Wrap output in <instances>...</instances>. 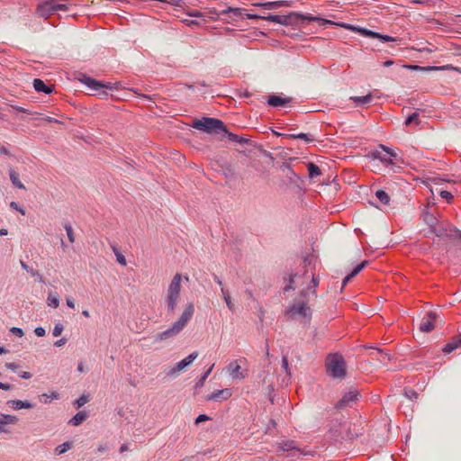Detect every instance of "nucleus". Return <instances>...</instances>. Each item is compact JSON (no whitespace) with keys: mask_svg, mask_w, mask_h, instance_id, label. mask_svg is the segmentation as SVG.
<instances>
[{"mask_svg":"<svg viewBox=\"0 0 461 461\" xmlns=\"http://www.w3.org/2000/svg\"><path fill=\"white\" fill-rule=\"evenodd\" d=\"M194 312V306L192 303L186 304L178 321L174 322L170 328L156 335V341L170 339L178 335L187 323L191 321Z\"/></svg>","mask_w":461,"mask_h":461,"instance_id":"f257e3e1","label":"nucleus"},{"mask_svg":"<svg viewBox=\"0 0 461 461\" xmlns=\"http://www.w3.org/2000/svg\"><path fill=\"white\" fill-rule=\"evenodd\" d=\"M183 279L186 282L189 281L188 276H183L181 274L176 273L167 286L165 298L168 312L172 313L176 309L180 298L181 284Z\"/></svg>","mask_w":461,"mask_h":461,"instance_id":"f03ea898","label":"nucleus"},{"mask_svg":"<svg viewBox=\"0 0 461 461\" xmlns=\"http://www.w3.org/2000/svg\"><path fill=\"white\" fill-rule=\"evenodd\" d=\"M194 129L212 133L217 131H224L227 132L226 127L224 123L215 118L203 117L202 119H194L191 124Z\"/></svg>","mask_w":461,"mask_h":461,"instance_id":"7ed1b4c3","label":"nucleus"},{"mask_svg":"<svg viewBox=\"0 0 461 461\" xmlns=\"http://www.w3.org/2000/svg\"><path fill=\"white\" fill-rule=\"evenodd\" d=\"M327 371L334 378L342 379L346 376V362L339 354L330 355L327 360Z\"/></svg>","mask_w":461,"mask_h":461,"instance_id":"20e7f679","label":"nucleus"},{"mask_svg":"<svg viewBox=\"0 0 461 461\" xmlns=\"http://www.w3.org/2000/svg\"><path fill=\"white\" fill-rule=\"evenodd\" d=\"M429 233L435 234L441 239L461 240V231L447 221H439L429 230Z\"/></svg>","mask_w":461,"mask_h":461,"instance_id":"39448f33","label":"nucleus"},{"mask_svg":"<svg viewBox=\"0 0 461 461\" xmlns=\"http://www.w3.org/2000/svg\"><path fill=\"white\" fill-rule=\"evenodd\" d=\"M286 314L293 319L309 320L312 315L311 308L304 301L294 302L287 310Z\"/></svg>","mask_w":461,"mask_h":461,"instance_id":"423d86ee","label":"nucleus"},{"mask_svg":"<svg viewBox=\"0 0 461 461\" xmlns=\"http://www.w3.org/2000/svg\"><path fill=\"white\" fill-rule=\"evenodd\" d=\"M79 81L86 85L91 90L97 92V94L101 96H106V89H115L114 86L112 83L104 84L101 81H97L88 76L82 75L79 77Z\"/></svg>","mask_w":461,"mask_h":461,"instance_id":"0eeeda50","label":"nucleus"},{"mask_svg":"<svg viewBox=\"0 0 461 461\" xmlns=\"http://www.w3.org/2000/svg\"><path fill=\"white\" fill-rule=\"evenodd\" d=\"M198 357V352L194 351L188 355L185 358L176 364L175 366L167 370V375L171 378L176 377L180 372L189 366Z\"/></svg>","mask_w":461,"mask_h":461,"instance_id":"6e6552de","label":"nucleus"},{"mask_svg":"<svg viewBox=\"0 0 461 461\" xmlns=\"http://www.w3.org/2000/svg\"><path fill=\"white\" fill-rule=\"evenodd\" d=\"M347 28L350 29L352 32H358L365 37L376 38V39L381 40L382 41L387 42V41H396L395 38H393L388 35L380 34L378 32H373L368 29H365V28H361V27H357V26H354V25L347 26Z\"/></svg>","mask_w":461,"mask_h":461,"instance_id":"1a4fd4ad","label":"nucleus"},{"mask_svg":"<svg viewBox=\"0 0 461 461\" xmlns=\"http://www.w3.org/2000/svg\"><path fill=\"white\" fill-rule=\"evenodd\" d=\"M375 158L379 159L384 164H392L393 160L397 158V154L389 148L381 145L380 149L373 153Z\"/></svg>","mask_w":461,"mask_h":461,"instance_id":"9d476101","label":"nucleus"},{"mask_svg":"<svg viewBox=\"0 0 461 461\" xmlns=\"http://www.w3.org/2000/svg\"><path fill=\"white\" fill-rule=\"evenodd\" d=\"M227 371L234 380H241L244 379L247 375V371L241 368L239 360L231 361L227 366Z\"/></svg>","mask_w":461,"mask_h":461,"instance_id":"9b49d317","label":"nucleus"},{"mask_svg":"<svg viewBox=\"0 0 461 461\" xmlns=\"http://www.w3.org/2000/svg\"><path fill=\"white\" fill-rule=\"evenodd\" d=\"M246 10L243 8H228L221 11V14L226 16L224 19L228 23H234L239 20L244 19V12Z\"/></svg>","mask_w":461,"mask_h":461,"instance_id":"f8f14e48","label":"nucleus"},{"mask_svg":"<svg viewBox=\"0 0 461 461\" xmlns=\"http://www.w3.org/2000/svg\"><path fill=\"white\" fill-rule=\"evenodd\" d=\"M294 15H297V13H291L288 15H274V14H269L267 16H265L264 20H267V21H269V22H273V23H279V24H282V25H289V24L292 23V18L294 17Z\"/></svg>","mask_w":461,"mask_h":461,"instance_id":"ddd939ff","label":"nucleus"},{"mask_svg":"<svg viewBox=\"0 0 461 461\" xmlns=\"http://www.w3.org/2000/svg\"><path fill=\"white\" fill-rule=\"evenodd\" d=\"M254 6L262 7L265 9H274L283 6H291V2L285 0L273 1V2H257L253 4Z\"/></svg>","mask_w":461,"mask_h":461,"instance_id":"4468645a","label":"nucleus"},{"mask_svg":"<svg viewBox=\"0 0 461 461\" xmlns=\"http://www.w3.org/2000/svg\"><path fill=\"white\" fill-rule=\"evenodd\" d=\"M436 319V313L433 312H429L427 313L426 318H424L420 325V330L423 332H429L434 329V321Z\"/></svg>","mask_w":461,"mask_h":461,"instance_id":"2eb2a0df","label":"nucleus"},{"mask_svg":"<svg viewBox=\"0 0 461 461\" xmlns=\"http://www.w3.org/2000/svg\"><path fill=\"white\" fill-rule=\"evenodd\" d=\"M369 356L372 360H376L381 365H384L387 361L390 360V355L379 348H374L370 352Z\"/></svg>","mask_w":461,"mask_h":461,"instance_id":"dca6fc26","label":"nucleus"},{"mask_svg":"<svg viewBox=\"0 0 461 461\" xmlns=\"http://www.w3.org/2000/svg\"><path fill=\"white\" fill-rule=\"evenodd\" d=\"M232 395L230 389H222L213 392L212 394L206 397L207 401H218L219 399L227 400Z\"/></svg>","mask_w":461,"mask_h":461,"instance_id":"f3484780","label":"nucleus"},{"mask_svg":"<svg viewBox=\"0 0 461 461\" xmlns=\"http://www.w3.org/2000/svg\"><path fill=\"white\" fill-rule=\"evenodd\" d=\"M358 393L357 391H350L344 394L342 399L338 402V407H345L350 405L351 402L357 400Z\"/></svg>","mask_w":461,"mask_h":461,"instance_id":"a211bd4d","label":"nucleus"},{"mask_svg":"<svg viewBox=\"0 0 461 461\" xmlns=\"http://www.w3.org/2000/svg\"><path fill=\"white\" fill-rule=\"evenodd\" d=\"M33 87L37 92H43L45 94H50L54 91L52 86H46L45 83L39 78L33 80Z\"/></svg>","mask_w":461,"mask_h":461,"instance_id":"6ab92c4d","label":"nucleus"},{"mask_svg":"<svg viewBox=\"0 0 461 461\" xmlns=\"http://www.w3.org/2000/svg\"><path fill=\"white\" fill-rule=\"evenodd\" d=\"M368 264L366 260L363 261L359 265H357L350 274H348L345 278L343 279L342 285L346 286L348 282L352 280L353 277H355L358 273L364 269V267Z\"/></svg>","mask_w":461,"mask_h":461,"instance_id":"aec40b11","label":"nucleus"},{"mask_svg":"<svg viewBox=\"0 0 461 461\" xmlns=\"http://www.w3.org/2000/svg\"><path fill=\"white\" fill-rule=\"evenodd\" d=\"M13 409H32L33 405L28 401L12 400L7 402Z\"/></svg>","mask_w":461,"mask_h":461,"instance_id":"412c9836","label":"nucleus"},{"mask_svg":"<svg viewBox=\"0 0 461 461\" xmlns=\"http://www.w3.org/2000/svg\"><path fill=\"white\" fill-rule=\"evenodd\" d=\"M291 98H282L276 95H271L268 98V104L274 107L283 106L290 103Z\"/></svg>","mask_w":461,"mask_h":461,"instance_id":"4be33fe9","label":"nucleus"},{"mask_svg":"<svg viewBox=\"0 0 461 461\" xmlns=\"http://www.w3.org/2000/svg\"><path fill=\"white\" fill-rule=\"evenodd\" d=\"M9 176H10V180H11L12 184L15 187H17L19 189H23V190L25 189L24 185L21 182V180L19 178V173L12 167L9 168Z\"/></svg>","mask_w":461,"mask_h":461,"instance_id":"5701e85b","label":"nucleus"},{"mask_svg":"<svg viewBox=\"0 0 461 461\" xmlns=\"http://www.w3.org/2000/svg\"><path fill=\"white\" fill-rule=\"evenodd\" d=\"M461 346V334L452 339L451 342L447 343L444 348L443 351L447 354L451 353L453 350L458 348Z\"/></svg>","mask_w":461,"mask_h":461,"instance_id":"b1692460","label":"nucleus"},{"mask_svg":"<svg viewBox=\"0 0 461 461\" xmlns=\"http://www.w3.org/2000/svg\"><path fill=\"white\" fill-rule=\"evenodd\" d=\"M47 305L50 306V307H53V308H58L59 307V296L58 293L53 292V291H50L48 293Z\"/></svg>","mask_w":461,"mask_h":461,"instance_id":"393cba45","label":"nucleus"},{"mask_svg":"<svg viewBox=\"0 0 461 461\" xmlns=\"http://www.w3.org/2000/svg\"><path fill=\"white\" fill-rule=\"evenodd\" d=\"M86 418H87V414L86 411H79L74 417H72L70 419L68 423L73 426H79L86 420Z\"/></svg>","mask_w":461,"mask_h":461,"instance_id":"a878e982","label":"nucleus"},{"mask_svg":"<svg viewBox=\"0 0 461 461\" xmlns=\"http://www.w3.org/2000/svg\"><path fill=\"white\" fill-rule=\"evenodd\" d=\"M423 221L429 226V230L439 222V221L433 214L428 212L423 214Z\"/></svg>","mask_w":461,"mask_h":461,"instance_id":"bb28decb","label":"nucleus"},{"mask_svg":"<svg viewBox=\"0 0 461 461\" xmlns=\"http://www.w3.org/2000/svg\"><path fill=\"white\" fill-rule=\"evenodd\" d=\"M373 99V96L371 94H368L364 96H351L350 100H353L357 105L360 104H369Z\"/></svg>","mask_w":461,"mask_h":461,"instance_id":"cd10ccee","label":"nucleus"},{"mask_svg":"<svg viewBox=\"0 0 461 461\" xmlns=\"http://www.w3.org/2000/svg\"><path fill=\"white\" fill-rule=\"evenodd\" d=\"M59 394L57 392H50V393H42L40 396V401L45 404L49 403L51 400L59 399Z\"/></svg>","mask_w":461,"mask_h":461,"instance_id":"c85d7f7f","label":"nucleus"},{"mask_svg":"<svg viewBox=\"0 0 461 461\" xmlns=\"http://www.w3.org/2000/svg\"><path fill=\"white\" fill-rule=\"evenodd\" d=\"M221 295L226 303V305L227 307L230 310V311H234L235 309V306H234V303H232L231 301V297H230V292L228 290H226L224 287H221Z\"/></svg>","mask_w":461,"mask_h":461,"instance_id":"c756f323","label":"nucleus"},{"mask_svg":"<svg viewBox=\"0 0 461 461\" xmlns=\"http://www.w3.org/2000/svg\"><path fill=\"white\" fill-rule=\"evenodd\" d=\"M0 420L4 425L15 424L18 421V418L14 415L0 414Z\"/></svg>","mask_w":461,"mask_h":461,"instance_id":"7c9ffc66","label":"nucleus"},{"mask_svg":"<svg viewBox=\"0 0 461 461\" xmlns=\"http://www.w3.org/2000/svg\"><path fill=\"white\" fill-rule=\"evenodd\" d=\"M375 196L383 204H385V205L389 204L390 196L384 190H381V189L377 190L375 192Z\"/></svg>","mask_w":461,"mask_h":461,"instance_id":"2f4dec72","label":"nucleus"},{"mask_svg":"<svg viewBox=\"0 0 461 461\" xmlns=\"http://www.w3.org/2000/svg\"><path fill=\"white\" fill-rule=\"evenodd\" d=\"M72 446H73L72 442H69V441H67L61 445H59L54 450L55 454L62 455V454L66 453L68 450H69L72 447Z\"/></svg>","mask_w":461,"mask_h":461,"instance_id":"473e14b6","label":"nucleus"},{"mask_svg":"<svg viewBox=\"0 0 461 461\" xmlns=\"http://www.w3.org/2000/svg\"><path fill=\"white\" fill-rule=\"evenodd\" d=\"M309 176L313 178L321 175V169L318 166L313 163L308 164Z\"/></svg>","mask_w":461,"mask_h":461,"instance_id":"72a5a7b5","label":"nucleus"},{"mask_svg":"<svg viewBox=\"0 0 461 461\" xmlns=\"http://www.w3.org/2000/svg\"><path fill=\"white\" fill-rule=\"evenodd\" d=\"M113 251L114 252L116 256L117 262L122 266H126V258L119 251L118 248L116 246H112Z\"/></svg>","mask_w":461,"mask_h":461,"instance_id":"f704fd0d","label":"nucleus"},{"mask_svg":"<svg viewBox=\"0 0 461 461\" xmlns=\"http://www.w3.org/2000/svg\"><path fill=\"white\" fill-rule=\"evenodd\" d=\"M20 264L21 267L28 273H30L32 276L38 277L40 280H41V276L37 270L31 268L25 262L22 260L20 261Z\"/></svg>","mask_w":461,"mask_h":461,"instance_id":"c9c22d12","label":"nucleus"},{"mask_svg":"<svg viewBox=\"0 0 461 461\" xmlns=\"http://www.w3.org/2000/svg\"><path fill=\"white\" fill-rule=\"evenodd\" d=\"M295 447H295L294 441L282 442V443H280V446H279V449H281L283 451H289V450L294 449Z\"/></svg>","mask_w":461,"mask_h":461,"instance_id":"e433bc0d","label":"nucleus"},{"mask_svg":"<svg viewBox=\"0 0 461 461\" xmlns=\"http://www.w3.org/2000/svg\"><path fill=\"white\" fill-rule=\"evenodd\" d=\"M214 367V364H212L204 373L203 375L201 376L200 380L198 381L197 383V386H203L205 380L207 379V377L209 376V375L212 373V369Z\"/></svg>","mask_w":461,"mask_h":461,"instance_id":"4c0bfd02","label":"nucleus"},{"mask_svg":"<svg viewBox=\"0 0 461 461\" xmlns=\"http://www.w3.org/2000/svg\"><path fill=\"white\" fill-rule=\"evenodd\" d=\"M88 402H89V397L87 395L83 394L74 402V405L77 408H80L83 405H85L86 403H87Z\"/></svg>","mask_w":461,"mask_h":461,"instance_id":"58836bf2","label":"nucleus"},{"mask_svg":"<svg viewBox=\"0 0 461 461\" xmlns=\"http://www.w3.org/2000/svg\"><path fill=\"white\" fill-rule=\"evenodd\" d=\"M64 228L66 230L68 240L71 243L75 242V235H74V231H73V229H72L71 225L68 224V223H66L64 225Z\"/></svg>","mask_w":461,"mask_h":461,"instance_id":"ea45409f","label":"nucleus"},{"mask_svg":"<svg viewBox=\"0 0 461 461\" xmlns=\"http://www.w3.org/2000/svg\"><path fill=\"white\" fill-rule=\"evenodd\" d=\"M412 122L419 123V113H414L407 117V119L404 122V124L406 126L411 125Z\"/></svg>","mask_w":461,"mask_h":461,"instance_id":"a19ab883","label":"nucleus"},{"mask_svg":"<svg viewBox=\"0 0 461 461\" xmlns=\"http://www.w3.org/2000/svg\"><path fill=\"white\" fill-rule=\"evenodd\" d=\"M228 134V138L232 140V141H235V142H239V143H245L247 142V140L242 138V137H240L238 136L237 134H234V133H231V132H226Z\"/></svg>","mask_w":461,"mask_h":461,"instance_id":"79ce46f5","label":"nucleus"},{"mask_svg":"<svg viewBox=\"0 0 461 461\" xmlns=\"http://www.w3.org/2000/svg\"><path fill=\"white\" fill-rule=\"evenodd\" d=\"M294 17H301L302 19L303 20H307V21H310V22H312V21H319L321 20V18H318V17H313L310 14H307V15H303V14H297V15H294ZM322 21V19H321ZM324 23H330V21L328 20H323Z\"/></svg>","mask_w":461,"mask_h":461,"instance_id":"37998d69","label":"nucleus"},{"mask_svg":"<svg viewBox=\"0 0 461 461\" xmlns=\"http://www.w3.org/2000/svg\"><path fill=\"white\" fill-rule=\"evenodd\" d=\"M283 170L284 171H287V176H289L291 181L295 182V178H297V176H296V174L293 170H291L289 166L284 165L283 166Z\"/></svg>","mask_w":461,"mask_h":461,"instance_id":"c03bdc74","label":"nucleus"},{"mask_svg":"<svg viewBox=\"0 0 461 461\" xmlns=\"http://www.w3.org/2000/svg\"><path fill=\"white\" fill-rule=\"evenodd\" d=\"M64 330V326L60 323L55 325L52 334L54 337H59Z\"/></svg>","mask_w":461,"mask_h":461,"instance_id":"a18cd8bd","label":"nucleus"},{"mask_svg":"<svg viewBox=\"0 0 461 461\" xmlns=\"http://www.w3.org/2000/svg\"><path fill=\"white\" fill-rule=\"evenodd\" d=\"M290 137L294 138V139H302V140H304L307 142H310V141L313 140V139L309 138V136L307 134H305V133H299L297 135L292 134V135H290Z\"/></svg>","mask_w":461,"mask_h":461,"instance_id":"49530a36","label":"nucleus"},{"mask_svg":"<svg viewBox=\"0 0 461 461\" xmlns=\"http://www.w3.org/2000/svg\"><path fill=\"white\" fill-rule=\"evenodd\" d=\"M439 194L443 199L447 200L448 203H450L453 199L452 194L448 191L442 190L439 192Z\"/></svg>","mask_w":461,"mask_h":461,"instance_id":"de8ad7c7","label":"nucleus"},{"mask_svg":"<svg viewBox=\"0 0 461 461\" xmlns=\"http://www.w3.org/2000/svg\"><path fill=\"white\" fill-rule=\"evenodd\" d=\"M406 68L408 69H411V70H424L426 69V68H422V67H420V66H417V65H406L404 66ZM427 69H438V68H427Z\"/></svg>","mask_w":461,"mask_h":461,"instance_id":"09e8293b","label":"nucleus"},{"mask_svg":"<svg viewBox=\"0 0 461 461\" xmlns=\"http://www.w3.org/2000/svg\"><path fill=\"white\" fill-rule=\"evenodd\" d=\"M11 332H12L14 335H15V336H17V337H20V338H21V337H23V336L24 335V333H23V330H22V329H20V328H16V327H13V328L11 329Z\"/></svg>","mask_w":461,"mask_h":461,"instance_id":"8fccbe9b","label":"nucleus"},{"mask_svg":"<svg viewBox=\"0 0 461 461\" xmlns=\"http://www.w3.org/2000/svg\"><path fill=\"white\" fill-rule=\"evenodd\" d=\"M245 17L248 18V19H250V20H254V19H264L265 16L258 15V14H248L245 11L244 12V18Z\"/></svg>","mask_w":461,"mask_h":461,"instance_id":"3c124183","label":"nucleus"},{"mask_svg":"<svg viewBox=\"0 0 461 461\" xmlns=\"http://www.w3.org/2000/svg\"><path fill=\"white\" fill-rule=\"evenodd\" d=\"M405 394L409 399H416L418 397L417 393L411 389L406 390Z\"/></svg>","mask_w":461,"mask_h":461,"instance_id":"603ef678","label":"nucleus"},{"mask_svg":"<svg viewBox=\"0 0 461 461\" xmlns=\"http://www.w3.org/2000/svg\"><path fill=\"white\" fill-rule=\"evenodd\" d=\"M210 420V417L205 415V414H200L196 420H195V423L196 424H199L201 422H203V421H206V420Z\"/></svg>","mask_w":461,"mask_h":461,"instance_id":"864d4df0","label":"nucleus"},{"mask_svg":"<svg viewBox=\"0 0 461 461\" xmlns=\"http://www.w3.org/2000/svg\"><path fill=\"white\" fill-rule=\"evenodd\" d=\"M282 368L285 371V373L289 374L288 360L285 356H284L282 358Z\"/></svg>","mask_w":461,"mask_h":461,"instance_id":"5fc2aeb1","label":"nucleus"},{"mask_svg":"<svg viewBox=\"0 0 461 461\" xmlns=\"http://www.w3.org/2000/svg\"><path fill=\"white\" fill-rule=\"evenodd\" d=\"M66 303L68 307L70 309H74L76 307L75 299L71 296L67 297Z\"/></svg>","mask_w":461,"mask_h":461,"instance_id":"6e6d98bb","label":"nucleus"},{"mask_svg":"<svg viewBox=\"0 0 461 461\" xmlns=\"http://www.w3.org/2000/svg\"><path fill=\"white\" fill-rule=\"evenodd\" d=\"M10 207H11V208H13V209H14V210L19 211L23 215H24V214H25V211H24L23 209L20 208V207H19V205H18V203H15V202H11V203H10Z\"/></svg>","mask_w":461,"mask_h":461,"instance_id":"4d7b16f0","label":"nucleus"},{"mask_svg":"<svg viewBox=\"0 0 461 461\" xmlns=\"http://www.w3.org/2000/svg\"><path fill=\"white\" fill-rule=\"evenodd\" d=\"M34 333L36 334V336L38 337H43L46 333L45 330L42 328V327H37L35 330H34Z\"/></svg>","mask_w":461,"mask_h":461,"instance_id":"13d9d810","label":"nucleus"},{"mask_svg":"<svg viewBox=\"0 0 461 461\" xmlns=\"http://www.w3.org/2000/svg\"><path fill=\"white\" fill-rule=\"evenodd\" d=\"M51 10L52 11L67 10V5H61V4L55 5L51 6Z\"/></svg>","mask_w":461,"mask_h":461,"instance_id":"bf43d9fd","label":"nucleus"},{"mask_svg":"<svg viewBox=\"0 0 461 461\" xmlns=\"http://www.w3.org/2000/svg\"><path fill=\"white\" fill-rule=\"evenodd\" d=\"M66 343H67V339L61 338L60 339L57 340L54 343V346L59 348V347H62L63 345H65Z\"/></svg>","mask_w":461,"mask_h":461,"instance_id":"052dcab7","label":"nucleus"},{"mask_svg":"<svg viewBox=\"0 0 461 461\" xmlns=\"http://www.w3.org/2000/svg\"><path fill=\"white\" fill-rule=\"evenodd\" d=\"M296 276H294L295 277ZM294 276H290L289 285L285 287V291L294 290V286L293 285Z\"/></svg>","mask_w":461,"mask_h":461,"instance_id":"680f3d73","label":"nucleus"},{"mask_svg":"<svg viewBox=\"0 0 461 461\" xmlns=\"http://www.w3.org/2000/svg\"><path fill=\"white\" fill-rule=\"evenodd\" d=\"M5 367L12 371H16L18 368V366L14 363H5Z\"/></svg>","mask_w":461,"mask_h":461,"instance_id":"e2e57ef3","label":"nucleus"},{"mask_svg":"<svg viewBox=\"0 0 461 461\" xmlns=\"http://www.w3.org/2000/svg\"><path fill=\"white\" fill-rule=\"evenodd\" d=\"M19 375L23 379H30L32 376V375L30 372H22L19 374Z\"/></svg>","mask_w":461,"mask_h":461,"instance_id":"0e129e2a","label":"nucleus"},{"mask_svg":"<svg viewBox=\"0 0 461 461\" xmlns=\"http://www.w3.org/2000/svg\"><path fill=\"white\" fill-rule=\"evenodd\" d=\"M0 389L8 391L11 389V385L8 384H4V383L0 382Z\"/></svg>","mask_w":461,"mask_h":461,"instance_id":"69168bd1","label":"nucleus"},{"mask_svg":"<svg viewBox=\"0 0 461 461\" xmlns=\"http://www.w3.org/2000/svg\"><path fill=\"white\" fill-rule=\"evenodd\" d=\"M0 153L5 154V155H9V151L7 150V149L5 147L0 148Z\"/></svg>","mask_w":461,"mask_h":461,"instance_id":"338daca9","label":"nucleus"},{"mask_svg":"<svg viewBox=\"0 0 461 461\" xmlns=\"http://www.w3.org/2000/svg\"><path fill=\"white\" fill-rule=\"evenodd\" d=\"M312 283L313 287H316L318 285V284H319L318 278L312 276Z\"/></svg>","mask_w":461,"mask_h":461,"instance_id":"774afa93","label":"nucleus"}]
</instances>
